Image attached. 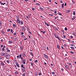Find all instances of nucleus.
Instances as JSON below:
<instances>
[{
	"instance_id": "obj_1",
	"label": "nucleus",
	"mask_w": 76,
	"mask_h": 76,
	"mask_svg": "<svg viewBox=\"0 0 76 76\" xmlns=\"http://www.w3.org/2000/svg\"><path fill=\"white\" fill-rule=\"evenodd\" d=\"M53 35H54L55 37L56 38L58 39H59V41H60V39L59 38V37H58V36L57 34H56L55 33L53 34Z\"/></svg>"
},
{
	"instance_id": "obj_2",
	"label": "nucleus",
	"mask_w": 76,
	"mask_h": 76,
	"mask_svg": "<svg viewBox=\"0 0 76 76\" xmlns=\"http://www.w3.org/2000/svg\"><path fill=\"white\" fill-rule=\"evenodd\" d=\"M53 28L55 29V30H58V27L57 26H53Z\"/></svg>"
},
{
	"instance_id": "obj_3",
	"label": "nucleus",
	"mask_w": 76,
	"mask_h": 76,
	"mask_svg": "<svg viewBox=\"0 0 76 76\" xmlns=\"http://www.w3.org/2000/svg\"><path fill=\"white\" fill-rule=\"evenodd\" d=\"M44 56L46 58H48V56L47 55H46L45 54H44Z\"/></svg>"
},
{
	"instance_id": "obj_4",
	"label": "nucleus",
	"mask_w": 76,
	"mask_h": 76,
	"mask_svg": "<svg viewBox=\"0 0 76 76\" xmlns=\"http://www.w3.org/2000/svg\"><path fill=\"white\" fill-rule=\"evenodd\" d=\"M17 20L18 23H20V20H19V19H17Z\"/></svg>"
},
{
	"instance_id": "obj_5",
	"label": "nucleus",
	"mask_w": 76,
	"mask_h": 76,
	"mask_svg": "<svg viewBox=\"0 0 76 76\" xmlns=\"http://www.w3.org/2000/svg\"><path fill=\"white\" fill-rule=\"evenodd\" d=\"M23 64H25L26 63V59H23Z\"/></svg>"
},
{
	"instance_id": "obj_6",
	"label": "nucleus",
	"mask_w": 76,
	"mask_h": 76,
	"mask_svg": "<svg viewBox=\"0 0 76 76\" xmlns=\"http://www.w3.org/2000/svg\"><path fill=\"white\" fill-rule=\"evenodd\" d=\"M23 28L22 30L23 31H25V29H26V28L25 27H23V26L22 27Z\"/></svg>"
},
{
	"instance_id": "obj_7",
	"label": "nucleus",
	"mask_w": 76,
	"mask_h": 76,
	"mask_svg": "<svg viewBox=\"0 0 76 76\" xmlns=\"http://www.w3.org/2000/svg\"><path fill=\"white\" fill-rule=\"evenodd\" d=\"M16 64L17 65L18 67H20V66L19 65V64L17 62H16Z\"/></svg>"
},
{
	"instance_id": "obj_8",
	"label": "nucleus",
	"mask_w": 76,
	"mask_h": 76,
	"mask_svg": "<svg viewBox=\"0 0 76 76\" xmlns=\"http://www.w3.org/2000/svg\"><path fill=\"white\" fill-rule=\"evenodd\" d=\"M2 56H6V53H2Z\"/></svg>"
},
{
	"instance_id": "obj_9",
	"label": "nucleus",
	"mask_w": 76,
	"mask_h": 76,
	"mask_svg": "<svg viewBox=\"0 0 76 76\" xmlns=\"http://www.w3.org/2000/svg\"><path fill=\"white\" fill-rule=\"evenodd\" d=\"M25 68H22V70L24 72H25Z\"/></svg>"
},
{
	"instance_id": "obj_10",
	"label": "nucleus",
	"mask_w": 76,
	"mask_h": 76,
	"mask_svg": "<svg viewBox=\"0 0 76 76\" xmlns=\"http://www.w3.org/2000/svg\"><path fill=\"white\" fill-rule=\"evenodd\" d=\"M7 50L6 52H10V50H9V49L8 48H6Z\"/></svg>"
},
{
	"instance_id": "obj_11",
	"label": "nucleus",
	"mask_w": 76,
	"mask_h": 76,
	"mask_svg": "<svg viewBox=\"0 0 76 76\" xmlns=\"http://www.w3.org/2000/svg\"><path fill=\"white\" fill-rule=\"evenodd\" d=\"M65 68L67 69V70H69V66H65Z\"/></svg>"
},
{
	"instance_id": "obj_12",
	"label": "nucleus",
	"mask_w": 76,
	"mask_h": 76,
	"mask_svg": "<svg viewBox=\"0 0 76 76\" xmlns=\"http://www.w3.org/2000/svg\"><path fill=\"white\" fill-rule=\"evenodd\" d=\"M70 10H68L67 11L66 13H70Z\"/></svg>"
},
{
	"instance_id": "obj_13",
	"label": "nucleus",
	"mask_w": 76,
	"mask_h": 76,
	"mask_svg": "<svg viewBox=\"0 0 76 76\" xmlns=\"http://www.w3.org/2000/svg\"><path fill=\"white\" fill-rule=\"evenodd\" d=\"M14 40L15 41H16V40H17V41H18V38H16V37H15V38H14Z\"/></svg>"
},
{
	"instance_id": "obj_14",
	"label": "nucleus",
	"mask_w": 76,
	"mask_h": 76,
	"mask_svg": "<svg viewBox=\"0 0 76 76\" xmlns=\"http://www.w3.org/2000/svg\"><path fill=\"white\" fill-rule=\"evenodd\" d=\"M14 48L15 49H17L18 48V46L17 45H15V46Z\"/></svg>"
},
{
	"instance_id": "obj_15",
	"label": "nucleus",
	"mask_w": 76,
	"mask_h": 76,
	"mask_svg": "<svg viewBox=\"0 0 76 76\" xmlns=\"http://www.w3.org/2000/svg\"><path fill=\"white\" fill-rule=\"evenodd\" d=\"M22 56L23 57H25V53H22Z\"/></svg>"
},
{
	"instance_id": "obj_16",
	"label": "nucleus",
	"mask_w": 76,
	"mask_h": 76,
	"mask_svg": "<svg viewBox=\"0 0 76 76\" xmlns=\"http://www.w3.org/2000/svg\"><path fill=\"white\" fill-rule=\"evenodd\" d=\"M20 24L21 25H22L23 24V22L22 21V20H21Z\"/></svg>"
},
{
	"instance_id": "obj_17",
	"label": "nucleus",
	"mask_w": 76,
	"mask_h": 76,
	"mask_svg": "<svg viewBox=\"0 0 76 76\" xmlns=\"http://www.w3.org/2000/svg\"><path fill=\"white\" fill-rule=\"evenodd\" d=\"M57 47L58 49H60V46H59V45H57Z\"/></svg>"
},
{
	"instance_id": "obj_18",
	"label": "nucleus",
	"mask_w": 76,
	"mask_h": 76,
	"mask_svg": "<svg viewBox=\"0 0 76 76\" xmlns=\"http://www.w3.org/2000/svg\"><path fill=\"white\" fill-rule=\"evenodd\" d=\"M20 48L21 50H23V46H21V47H20Z\"/></svg>"
},
{
	"instance_id": "obj_19",
	"label": "nucleus",
	"mask_w": 76,
	"mask_h": 76,
	"mask_svg": "<svg viewBox=\"0 0 76 76\" xmlns=\"http://www.w3.org/2000/svg\"><path fill=\"white\" fill-rule=\"evenodd\" d=\"M1 32L2 34H5V33L4 32V31H3V30H1Z\"/></svg>"
},
{
	"instance_id": "obj_20",
	"label": "nucleus",
	"mask_w": 76,
	"mask_h": 76,
	"mask_svg": "<svg viewBox=\"0 0 76 76\" xmlns=\"http://www.w3.org/2000/svg\"><path fill=\"white\" fill-rule=\"evenodd\" d=\"M73 35H75V36H76V32H74V33H73Z\"/></svg>"
},
{
	"instance_id": "obj_21",
	"label": "nucleus",
	"mask_w": 76,
	"mask_h": 76,
	"mask_svg": "<svg viewBox=\"0 0 76 76\" xmlns=\"http://www.w3.org/2000/svg\"><path fill=\"white\" fill-rule=\"evenodd\" d=\"M21 67L22 68H25V67L23 66V64H21Z\"/></svg>"
},
{
	"instance_id": "obj_22",
	"label": "nucleus",
	"mask_w": 76,
	"mask_h": 76,
	"mask_svg": "<svg viewBox=\"0 0 76 76\" xmlns=\"http://www.w3.org/2000/svg\"><path fill=\"white\" fill-rule=\"evenodd\" d=\"M10 28H9L7 30V32H9L10 31Z\"/></svg>"
},
{
	"instance_id": "obj_23",
	"label": "nucleus",
	"mask_w": 76,
	"mask_h": 76,
	"mask_svg": "<svg viewBox=\"0 0 76 76\" xmlns=\"http://www.w3.org/2000/svg\"><path fill=\"white\" fill-rule=\"evenodd\" d=\"M17 19H19V15L17 16Z\"/></svg>"
},
{
	"instance_id": "obj_24",
	"label": "nucleus",
	"mask_w": 76,
	"mask_h": 76,
	"mask_svg": "<svg viewBox=\"0 0 76 76\" xmlns=\"http://www.w3.org/2000/svg\"><path fill=\"white\" fill-rule=\"evenodd\" d=\"M1 64H2V66H4V63H3V62H1Z\"/></svg>"
},
{
	"instance_id": "obj_25",
	"label": "nucleus",
	"mask_w": 76,
	"mask_h": 76,
	"mask_svg": "<svg viewBox=\"0 0 76 76\" xmlns=\"http://www.w3.org/2000/svg\"><path fill=\"white\" fill-rule=\"evenodd\" d=\"M70 53H71V54H74V52L72 51H70Z\"/></svg>"
},
{
	"instance_id": "obj_26",
	"label": "nucleus",
	"mask_w": 76,
	"mask_h": 76,
	"mask_svg": "<svg viewBox=\"0 0 76 76\" xmlns=\"http://www.w3.org/2000/svg\"><path fill=\"white\" fill-rule=\"evenodd\" d=\"M14 36H15V35H16V33H14L13 34Z\"/></svg>"
},
{
	"instance_id": "obj_27",
	"label": "nucleus",
	"mask_w": 76,
	"mask_h": 76,
	"mask_svg": "<svg viewBox=\"0 0 76 76\" xmlns=\"http://www.w3.org/2000/svg\"><path fill=\"white\" fill-rule=\"evenodd\" d=\"M67 64H68V65H71L72 64L69 63V62H68L67 63Z\"/></svg>"
},
{
	"instance_id": "obj_28",
	"label": "nucleus",
	"mask_w": 76,
	"mask_h": 76,
	"mask_svg": "<svg viewBox=\"0 0 76 76\" xmlns=\"http://www.w3.org/2000/svg\"><path fill=\"white\" fill-rule=\"evenodd\" d=\"M12 26L13 27H16V25L15 24H12Z\"/></svg>"
},
{
	"instance_id": "obj_29",
	"label": "nucleus",
	"mask_w": 76,
	"mask_h": 76,
	"mask_svg": "<svg viewBox=\"0 0 76 76\" xmlns=\"http://www.w3.org/2000/svg\"><path fill=\"white\" fill-rule=\"evenodd\" d=\"M72 1L73 4H75V1H73V0H72Z\"/></svg>"
},
{
	"instance_id": "obj_30",
	"label": "nucleus",
	"mask_w": 76,
	"mask_h": 76,
	"mask_svg": "<svg viewBox=\"0 0 76 76\" xmlns=\"http://www.w3.org/2000/svg\"><path fill=\"white\" fill-rule=\"evenodd\" d=\"M30 54L31 55V56H32V57H33V54H32V53L31 52Z\"/></svg>"
},
{
	"instance_id": "obj_31",
	"label": "nucleus",
	"mask_w": 76,
	"mask_h": 76,
	"mask_svg": "<svg viewBox=\"0 0 76 76\" xmlns=\"http://www.w3.org/2000/svg\"><path fill=\"white\" fill-rule=\"evenodd\" d=\"M26 18H27V20H29V17L28 16H27Z\"/></svg>"
},
{
	"instance_id": "obj_32",
	"label": "nucleus",
	"mask_w": 76,
	"mask_h": 76,
	"mask_svg": "<svg viewBox=\"0 0 76 76\" xmlns=\"http://www.w3.org/2000/svg\"><path fill=\"white\" fill-rule=\"evenodd\" d=\"M63 7H64V4H62V8H63Z\"/></svg>"
},
{
	"instance_id": "obj_33",
	"label": "nucleus",
	"mask_w": 76,
	"mask_h": 76,
	"mask_svg": "<svg viewBox=\"0 0 76 76\" xmlns=\"http://www.w3.org/2000/svg\"><path fill=\"white\" fill-rule=\"evenodd\" d=\"M58 15H60L61 16V15H62V14H61L60 12H59L58 13Z\"/></svg>"
},
{
	"instance_id": "obj_34",
	"label": "nucleus",
	"mask_w": 76,
	"mask_h": 76,
	"mask_svg": "<svg viewBox=\"0 0 76 76\" xmlns=\"http://www.w3.org/2000/svg\"><path fill=\"white\" fill-rule=\"evenodd\" d=\"M36 4H37V5H38V6H40V4L39 3H36Z\"/></svg>"
},
{
	"instance_id": "obj_35",
	"label": "nucleus",
	"mask_w": 76,
	"mask_h": 76,
	"mask_svg": "<svg viewBox=\"0 0 76 76\" xmlns=\"http://www.w3.org/2000/svg\"><path fill=\"white\" fill-rule=\"evenodd\" d=\"M15 75H18V72H16L15 73Z\"/></svg>"
},
{
	"instance_id": "obj_36",
	"label": "nucleus",
	"mask_w": 76,
	"mask_h": 76,
	"mask_svg": "<svg viewBox=\"0 0 76 76\" xmlns=\"http://www.w3.org/2000/svg\"><path fill=\"white\" fill-rule=\"evenodd\" d=\"M64 29L65 31H67V27H65Z\"/></svg>"
},
{
	"instance_id": "obj_37",
	"label": "nucleus",
	"mask_w": 76,
	"mask_h": 76,
	"mask_svg": "<svg viewBox=\"0 0 76 76\" xmlns=\"http://www.w3.org/2000/svg\"><path fill=\"white\" fill-rule=\"evenodd\" d=\"M43 34H45L46 32V31H43V32H42Z\"/></svg>"
},
{
	"instance_id": "obj_38",
	"label": "nucleus",
	"mask_w": 76,
	"mask_h": 76,
	"mask_svg": "<svg viewBox=\"0 0 76 76\" xmlns=\"http://www.w3.org/2000/svg\"><path fill=\"white\" fill-rule=\"evenodd\" d=\"M7 62L8 63H10V61H9V60H7Z\"/></svg>"
},
{
	"instance_id": "obj_39",
	"label": "nucleus",
	"mask_w": 76,
	"mask_h": 76,
	"mask_svg": "<svg viewBox=\"0 0 76 76\" xmlns=\"http://www.w3.org/2000/svg\"><path fill=\"white\" fill-rule=\"evenodd\" d=\"M6 4V3H2L1 4H2V5H4V4Z\"/></svg>"
},
{
	"instance_id": "obj_40",
	"label": "nucleus",
	"mask_w": 76,
	"mask_h": 76,
	"mask_svg": "<svg viewBox=\"0 0 76 76\" xmlns=\"http://www.w3.org/2000/svg\"><path fill=\"white\" fill-rule=\"evenodd\" d=\"M73 15H75V11H73Z\"/></svg>"
},
{
	"instance_id": "obj_41",
	"label": "nucleus",
	"mask_w": 76,
	"mask_h": 76,
	"mask_svg": "<svg viewBox=\"0 0 76 76\" xmlns=\"http://www.w3.org/2000/svg\"><path fill=\"white\" fill-rule=\"evenodd\" d=\"M20 56V58H21V57L22 56V54H20L19 56Z\"/></svg>"
},
{
	"instance_id": "obj_42",
	"label": "nucleus",
	"mask_w": 76,
	"mask_h": 76,
	"mask_svg": "<svg viewBox=\"0 0 76 76\" xmlns=\"http://www.w3.org/2000/svg\"><path fill=\"white\" fill-rule=\"evenodd\" d=\"M52 73L53 75H54L55 74V72H53Z\"/></svg>"
},
{
	"instance_id": "obj_43",
	"label": "nucleus",
	"mask_w": 76,
	"mask_h": 76,
	"mask_svg": "<svg viewBox=\"0 0 76 76\" xmlns=\"http://www.w3.org/2000/svg\"><path fill=\"white\" fill-rule=\"evenodd\" d=\"M2 23L1 21H0V25H2Z\"/></svg>"
},
{
	"instance_id": "obj_44",
	"label": "nucleus",
	"mask_w": 76,
	"mask_h": 76,
	"mask_svg": "<svg viewBox=\"0 0 76 76\" xmlns=\"http://www.w3.org/2000/svg\"><path fill=\"white\" fill-rule=\"evenodd\" d=\"M9 42H10V44H11V43H12V41H9Z\"/></svg>"
},
{
	"instance_id": "obj_45",
	"label": "nucleus",
	"mask_w": 76,
	"mask_h": 76,
	"mask_svg": "<svg viewBox=\"0 0 76 76\" xmlns=\"http://www.w3.org/2000/svg\"><path fill=\"white\" fill-rule=\"evenodd\" d=\"M31 64L32 66H33V65H34V63H31Z\"/></svg>"
},
{
	"instance_id": "obj_46",
	"label": "nucleus",
	"mask_w": 76,
	"mask_h": 76,
	"mask_svg": "<svg viewBox=\"0 0 76 76\" xmlns=\"http://www.w3.org/2000/svg\"><path fill=\"white\" fill-rule=\"evenodd\" d=\"M40 9H41L42 10H43V8H42V7H40Z\"/></svg>"
},
{
	"instance_id": "obj_47",
	"label": "nucleus",
	"mask_w": 76,
	"mask_h": 76,
	"mask_svg": "<svg viewBox=\"0 0 76 76\" xmlns=\"http://www.w3.org/2000/svg\"><path fill=\"white\" fill-rule=\"evenodd\" d=\"M39 76H40V75H41V73H39Z\"/></svg>"
},
{
	"instance_id": "obj_48",
	"label": "nucleus",
	"mask_w": 76,
	"mask_h": 76,
	"mask_svg": "<svg viewBox=\"0 0 76 76\" xmlns=\"http://www.w3.org/2000/svg\"><path fill=\"white\" fill-rule=\"evenodd\" d=\"M21 36H22V37H23V38H25V36H24L23 35H22Z\"/></svg>"
},
{
	"instance_id": "obj_49",
	"label": "nucleus",
	"mask_w": 76,
	"mask_h": 76,
	"mask_svg": "<svg viewBox=\"0 0 76 76\" xmlns=\"http://www.w3.org/2000/svg\"><path fill=\"white\" fill-rule=\"evenodd\" d=\"M2 50L3 51H4V48H3L2 49Z\"/></svg>"
},
{
	"instance_id": "obj_50",
	"label": "nucleus",
	"mask_w": 76,
	"mask_h": 76,
	"mask_svg": "<svg viewBox=\"0 0 76 76\" xmlns=\"http://www.w3.org/2000/svg\"><path fill=\"white\" fill-rule=\"evenodd\" d=\"M54 13H55V14H56V13H57V11H56V10H55V12H54Z\"/></svg>"
},
{
	"instance_id": "obj_51",
	"label": "nucleus",
	"mask_w": 76,
	"mask_h": 76,
	"mask_svg": "<svg viewBox=\"0 0 76 76\" xmlns=\"http://www.w3.org/2000/svg\"><path fill=\"white\" fill-rule=\"evenodd\" d=\"M17 58H19V56H17Z\"/></svg>"
},
{
	"instance_id": "obj_52",
	"label": "nucleus",
	"mask_w": 76,
	"mask_h": 76,
	"mask_svg": "<svg viewBox=\"0 0 76 76\" xmlns=\"http://www.w3.org/2000/svg\"><path fill=\"white\" fill-rule=\"evenodd\" d=\"M47 50H48V51H49V48H48V47H47Z\"/></svg>"
},
{
	"instance_id": "obj_53",
	"label": "nucleus",
	"mask_w": 76,
	"mask_h": 76,
	"mask_svg": "<svg viewBox=\"0 0 76 76\" xmlns=\"http://www.w3.org/2000/svg\"><path fill=\"white\" fill-rule=\"evenodd\" d=\"M61 71H62V72H63L64 71V69H61Z\"/></svg>"
},
{
	"instance_id": "obj_54",
	"label": "nucleus",
	"mask_w": 76,
	"mask_h": 76,
	"mask_svg": "<svg viewBox=\"0 0 76 76\" xmlns=\"http://www.w3.org/2000/svg\"><path fill=\"white\" fill-rule=\"evenodd\" d=\"M32 10H35V8H33L32 9Z\"/></svg>"
},
{
	"instance_id": "obj_55",
	"label": "nucleus",
	"mask_w": 76,
	"mask_h": 76,
	"mask_svg": "<svg viewBox=\"0 0 76 76\" xmlns=\"http://www.w3.org/2000/svg\"><path fill=\"white\" fill-rule=\"evenodd\" d=\"M24 34V33L23 32H22L21 33V35H23Z\"/></svg>"
},
{
	"instance_id": "obj_56",
	"label": "nucleus",
	"mask_w": 76,
	"mask_h": 76,
	"mask_svg": "<svg viewBox=\"0 0 76 76\" xmlns=\"http://www.w3.org/2000/svg\"><path fill=\"white\" fill-rule=\"evenodd\" d=\"M70 37H71V38H73V37L72 36H70Z\"/></svg>"
},
{
	"instance_id": "obj_57",
	"label": "nucleus",
	"mask_w": 76,
	"mask_h": 76,
	"mask_svg": "<svg viewBox=\"0 0 76 76\" xmlns=\"http://www.w3.org/2000/svg\"><path fill=\"white\" fill-rule=\"evenodd\" d=\"M72 50H75V49L74 48V47H72V48H71Z\"/></svg>"
},
{
	"instance_id": "obj_58",
	"label": "nucleus",
	"mask_w": 76,
	"mask_h": 76,
	"mask_svg": "<svg viewBox=\"0 0 76 76\" xmlns=\"http://www.w3.org/2000/svg\"><path fill=\"white\" fill-rule=\"evenodd\" d=\"M72 58H76V57H75V56H72Z\"/></svg>"
},
{
	"instance_id": "obj_59",
	"label": "nucleus",
	"mask_w": 76,
	"mask_h": 76,
	"mask_svg": "<svg viewBox=\"0 0 76 76\" xmlns=\"http://www.w3.org/2000/svg\"><path fill=\"white\" fill-rule=\"evenodd\" d=\"M25 1L26 2H27V1H28V0H25Z\"/></svg>"
},
{
	"instance_id": "obj_60",
	"label": "nucleus",
	"mask_w": 76,
	"mask_h": 76,
	"mask_svg": "<svg viewBox=\"0 0 76 76\" xmlns=\"http://www.w3.org/2000/svg\"><path fill=\"white\" fill-rule=\"evenodd\" d=\"M25 76V74H23V76Z\"/></svg>"
},
{
	"instance_id": "obj_61",
	"label": "nucleus",
	"mask_w": 76,
	"mask_h": 76,
	"mask_svg": "<svg viewBox=\"0 0 76 76\" xmlns=\"http://www.w3.org/2000/svg\"><path fill=\"white\" fill-rule=\"evenodd\" d=\"M68 40L69 41V42H70V41H71L69 39H68Z\"/></svg>"
},
{
	"instance_id": "obj_62",
	"label": "nucleus",
	"mask_w": 76,
	"mask_h": 76,
	"mask_svg": "<svg viewBox=\"0 0 76 76\" xmlns=\"http://www.w3.org/2000/svg\"><path fill=\"white\" fill-rule=\"evenodd\" d=\"M61 3H63V1H60Z\"/></svg>"
},
{
	"instance_id": "obj_63",
	"label": "nucleus",
	"mask_w": 76,
	"mask_h": 76,
	"mask_svg": "<svg viewBox=\"0 0 76 76\" xmlns=\"http://www.w3.org/2000/svg\"><path fill=\"white\" fill-rule=\"evenodd\" d=\"M71 46H74V45H73V44H72L71 45Z\"/></svg>"
},
{
	"instance_id": "obj_64",
	"label": "nucleus",
	"mask_w": 76,
	"mask_h": 76,
	"mask_svg": "<svg viewBox=\"0 0 76 76\" xmlns=\"http://www.w3.org/2000/svg\"><path fill=\"white\" fill-rule=\"evenodd\" d=\"M37 61H38V60H36L35 61V63H37Z\"/></svg>"
}]
</instances>
